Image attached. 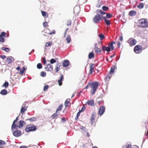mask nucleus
<instances>
[{"instance_id": "obj_1", "label": "nucleus", "mask_w": 148, "mask_h": 148, "mask_svg": "<svg viewBox=\"0 0 148 148\" xmlns=\"http://www.w3.org/2000/svg\"><path fill=\"white\" fill-rule=\"evenodd\" d=\"M88 85L92 89L91 90L90 93L92 95H93L97 90L99 84L98 82H95L93 83H89Z\"/></svg>"}, {"instance_id": "obj_2", "label": "nucleus", "mask_w": 148, "mask_h": 148, "mask_svg": "<svg viewBox=\"0 0 148 148\" xmlns=\"http://www.w3.org/2000/svg\"><path fill=\"white\" fill-rule=\"evenodd\" d=\"M138 24L140 26L143 27H147L148 26V22L144 19L139 20Z\"/></svg>"}, {"instance_id": "obj_3", "label": "nucleus", "mask_w": 148, "mask_h": 148, "mask_svg": "<svg viewBox=\"0 0 148 148\" xmlns=\"http://www.w3.org/2000/svg\"><path fill=\"white\" fill-rule=\"evenodd\" d=\"M103 17L102 15L97 14L93 18V21L95 23H97L100 21Z\"/></svg>"}, {"instance_id": "obj_4", "label": "nucleus", "mask_w": 148, "mask_h": 148, "mask_svg": "<svg viewBox=\"0 0 148 148\" xmlns=\"http://www.w3.org/2000/svg\"><path fill=\"white\" fill-rule=\"evenodd\" d=\"M36 129L35 126L32 125H28L27 126L26 128L25 131L27 132L31 131H34Z\"/></svg>"}, {"instance_id": "obj_5", "label": "nucleus", "mask_w": 148, "mask_h": 148, "mask_svg": "<svg viewBox=\"0 0 148 148\" xmlns=\"http://www.w3.org/2000/svg\"><path fill=\"white\" fill-rule=\"evenodd\" d=\"M134 51L136 53H140L142 51L141 47L139 45L136 46L134 48Z\"/></svg>"}, {"instance_id": "obj_6", "label": "nucleus", "mask_w": 148, "mask_h": 148, "mask_svg": "<svg viewBox=\"0 0 148 148\" xmlns=\"http://www.w3.org/2000/svg\"><path fill=\"white\" fill-rule=\"evenodd\" d=\"M136 42V40L132 38H130L127 41V42L131 46L135 45Z\"/></svg>"}, {"instance_id": "obj_7", "label": "nucleus", "mask_w": 148, "mask_h": 148, "mask_svg": "<svg viewBox=\"0 0 148 148\" xmlns=\"http://www.w3.org/2000/svg\"><path fill=\"white\" fill-rule=\"evenodd\" d=\"M53 69V66L50 64H48L45 67V70L47 71L51 72Z\"/></svg>"}, {"instance_id": "obj_8", "label": "nucleus", "mask_w": 148, "mask_h": 148, "mask_svg": "<svg viewBox=\"0 0 148 148\" xmlns=\"http://www.w3.org/2000/svg\"><path fill=\"white\" fill-rule=\"evenodd\" d=\"M105 107L104 106H101L99 110L98 113L99 115L101 116L105 112Z\"/></svg>"}, {"instance_id": "obj_9", "label": "nucleus", "mask_w": 148, "mask_h": 148, "mask_svg": "<svg viewBox=\"0 0 148 148\" xmlns=\"http://www.w3.org/2000/svg\"><path fill=\"white\" fill-rule=\"evenodd\" d=\"M69 64V62L68 60H65L63 61L62 66L64 67H66Z\"/></svg>"}, {"instance_id": "obj_10", "label": "nucleus", "mask_w": 148, "mask_h": 148, "mask_svg": "<svg viewBox=\"0 0 148 148\" xmlns=\"http://www.w3.org/2000/svg\"><path fill=\"white\" fill-rule=\"evenodd\" d=\"M86 103L88 105L91 106H94V102L93 99L88 100Z\"/></svg>"}, {"instance_id": "obj_11", "label": "nucleus", "mask_w": 148, "mask_h": 148, "mask_svg": "<svg viewBox=\"0 0 148 148\" xmlns=\"http://www.w3.org/2000/svg\"><path fill=\"white\" fill-rule=\"evenodd\" d=\"M14 58L12 57H9L6 60V62L8 64H11L13 61H14Z\"/></svg>"}, {"instance_id": "obj_12", "label": "nucleus", "mask_w": 148, "mask_h": 148, "mask_svg": "<svg viewBox=\"0 0 148 148\" xmlns=\"http://www.w3.org/2000/svg\"><path fill=\"white\" fill-rule=\"evenodd\" d=\"M13 133L14 136L16 137H18L21 135V132L20 131L17 130L14 131Z\"/></svg>"}, {"instance_id": "obj_13", "label": "nucleus", "mask_w": 148, "mask_h": 148, "mask_svg": "<svg viewBox=\"0 0 148 148\" xmlns=\"http://www.w3.org/2000/svg\"><path fill=\"white\" fill-rule=\"evenodd\" d=\"M64 80L63 76L62 74L61 75V77L60 78L58 81V82L59 83V85L61 86L62 85V81Z\"/></svg>"}, {"instance_id": "obj_14", "label": "nucleus", "mask_w": 148, "mask_h": 148, "mask_svg": "<svg viewBox=\"0 0 148 148\" xmlns=\"http://www.w3.org/2000/svg\"><path fill=\"white\" fill-rule=\"evenodd\" d=\"M115 42L114 41L108 44V47L110 48V49L112 50H114V48L113 45L115 44Z\"/></svg>"}, {"instance_id": "obj_15", "label": "nucleus", "mask_w": 148, "mask_h": 148, "mask_svg": "<svg viewBox=\"0 0 148 148\" xmlns=\"http://www.w3.org/2000/svg\"><path fill=\"white\" fill-rule=\"evenodd\" d=\"M116 68V66L115 65H114L111 68L110 71V74H113L114 73V70Z\"/></svg>"}, {"instance_id": "obj_16", "label": "nucleus", "mask_w": 148, "mask_h": 148, "mask_svg": "<svg viewBox=\"0 0 148 148\" xmlns=\"http://www.w3.org/2000/svg\"><path fill=\"white\" fill-rule=\"evenodd\" d=\"M60 114L59 113H58V112L56 111V113H54L51 115V117L53 119L57 118Z\"/></svg>"}, {"instance_id": "obj_17", "label": "nucleus", "mask_w": 148, "mask_h": 148, "mask_svg": "<svg viewBox=\"0 0 148 148\" xmlns=\"http://www.w3.org/2000/svg\"><path fill=\"white\" fill-rule=\"evenodd\" d=\"M19 128H21L25 124V123L23 120H20L18 123Z\"/></svg>"}, {"instance_id": "obj_18", "label": "nucleus", "mask_w": 148, "mask_h": 148, "mask_svg": "<svg viewBox=\"0 0 148 148\" xmlns=\"http://www.w3.org/2000/svg\"><path fill=\"white\" fill-rule=\"evenodd\" d=\"M94 66L95 64H92L90 66V74H92L94 71Z\"/></svg>"}, {"instance_id": "obj_19", "label": "nucleus", "mask_w": 148, "mask_h": 148, "mask_svg": "<svg viewBox=\"0 0 148 148\" xmlns=\"http://www.w3.org/2000/svg\"><path fill=\"white\" fill-rule=\"evenodd\" d=\"M103 19L105 21V23L106 25H108L110 24V21L108 20H107L106 17L103 16Z\"/></svg>"}, {"instance_id": "obj_20", "label": "nucleus", "mask_w": 148, "mask_h": 148, "mask_svg": "<svg viewBox=\"0 0 148 148\" xmlns=\"http://www.w3.org/2000/svg\"><path fill=\"white\" fill-rule=\"evenodd\" d=\"M70 99H68L66 100L64 103V105L66 107H67L69 106L70 103Z\"/></svg>"}, {"instance_id": "obj_21", "label": "nucleus", "mask_w": 148, "mask_h": 148, "mask_svg": "<svg viewBox=\"0 0 148 148\" xmlns=\"http://www.w3.org/2000/svg\"><path fill=\"white\" fill-rule=\"evenodd\" d=\"M136 12L134 11H131L129 12V14L130 16H133L135 15Z\"/></svg>"}, {"instance_id": "obj_22", "label": "nucleus", "mask_w": 148, "mask_h": 148, "mask_svg": "<svg viewBox=\"0 0 148 148\" xmlns=\"http://www.w3.org/2000/svg\"><path fill=\"white\" fill-rule=\"evenodd\" d=\"M27 107L26 106L22 107L20 112L21 114H23L24 112L27 110Z\"/></svg>"}, {"instance_id": "obj_23", "label": "nucleus", "mask_w": 148, "mask_h": 148, "mask_svg": "<svg viewBox=\"0 0 148 148\" xmlns=\"http://www.w3.org/2000/svg\"><path fill=\"white\" fill-rule=\"evenodd\" d=\"M0 94L2 95H5L7 94V91L5 89H3L1 91Z\"/></svg>"}, {"instance_id": "obj_24", "label": "nucleus", "mask_w": 148, "mask_h": 148, "mask_svg": "<svg viewBox=\"0 0 148 148\" xmlns=\"http://www.w3.org/2000/svg\"><path fill=\"white\" fill-rule=\"evenodd\" d=\"M94 57V54L93 52L89 53L88 56L89 59H90L91 58H93Z\"/></svg>"}, {"instance_id": "obj_25", "label": "nucleus", "mask_w": 148, "mask_h": 148, "mask_svg": "<svg viewBox=\"0 0 148 148\" xmlns=\"http://www.w3.org/2000/svg\"><path fill=\"white\" fill-rule=\"evenodd\" d=\"M95 115L94 114H92L91 117V123L92 125L93 124V120H94L95 117Z\"/></svg>"}, {"instance_id": "obj_26", "label": "nucleus", "mask_w": 148, "mask_h": 148, "mask_svg": "<svg viewBox=\"0 0 148 148\" xmlns=\"http://www.w3.org/2000/svg\"><path fill=\"white\" fill-rule=\"evenodd\" d=\"M95 52L96 53H99L101 52V50L100 48H97V49H95Z\"/></svg>"}, {"instance_id": "obj_27", "label": "nucleus", "mask_w": 148, "mask_h": 148, "mask_svg": "<svg viewBox=\"0 0 148 148\" xmlns=\"http://www.w3.org/2000/svg\"><path fill=\"white\" fill-rule=\"evenodd\" d=\"M9 85V83L8 82H5L3 85L2 86V87H5V88L8 87Z\"/></svg>"}, {"instance_id": "obj_28", "label": "nucleus", "mask_w": 148, "mask_h": 148, "mask_svg": "<svg viewBox=\"0 0 148 148\" xmlns=\"http://www.w3.org/2000/svg\"><path fill=\"white\" fill-rule=\"evenodd\" d=\"M144 6V4L143 3H140L138 5V8H139L142 9L143 8Z\"/></svg>"}, {"instance_id": "obj_29", "label": "nucleus", "mask_w": 148, "mask_h": 148, "mask_svg": "<svg viewBox=\"0 0 148 148\" xmlns=\"http://www.w3.org/2000/svg\"><path fill=\"white\" fill-rule=\"evenodd\" d=\"M46 73L44 71L41 72L40 73V75L41 76L44 77L46 76Z\"/></svg>"}, {"instance_id": "obj_30", "label": "nucleus", "mask_w": 148, "mask_h": 148, "mask_svg": "<svg viewBox=\"0 0 148 148\" xmlns=\"http://www.w3.org/2000/svg\"><path fill=\"white\" fill-rule=\"evenodd\" d=\"M2 49L3 50L5 51L6 52H8L10 51V49L9 48L3 47L2 48Z\"/></svg>"}, {"instance_id": "obj_31", "label": "nucleus", "mask_w": 148, "mask_h": 148, "mask_svg": "<svg viewBox=\"0 0 148 148\" xmlns=\"http://www.w3.org/2000/svg\"><path fill=\"white\" fill-rule=\"evenodd\" d=\"M99 36L100 38V40H102L104 38V36L102 34H99Z\"/></svg>"}, {"instance_id": "obj_32", "label": "nucleus", "mask_w": 148, "mask_h": 148, "mask_svg": "<svg viewBox=\"0 0 148 148\" xmlns=\"http://www.w3.org/2000/svg\"><path fill=\"white\" fill-rule=\"evenodd\" d=\"M52 42H47L45 44V46L46 47H48L50 46H51L52 45Z\"/></svg>"}, {"instance_id": "obj_33", "label": "nucleus", "mask_w": 148, "mask_h": 148, "mask_svg": "<svg viewBox=\"0 0 148 148\" xmlns=\"http://www.w3.org/2000/svg\"><path fill=\"white\" fill-rule=\"evenodd\" d=\"M62 105L61 104L59 106L58 108L57 109L56 111L58 112V111H60L62 110Z\"/></svg>"}, {"instance_id": "obj_34", "label": "nucleus", "mask_w": 148, "mask_h": 148, "mask_svg": "<svg viewBox=\"0 0 148 148\" xmlns=\"http://www.w3.org/2000/svg\"><path fill=\"white\" fill-rule=\"evenodd\" d=\"M41 13L42 14V15L44 16H48V14L47 13L45 12H44L43 11H41Z\"/></svg>"}, {"instance_id": "obj_35", "label": "nucleus", "mask_w": 148, "mask_h": 148, "mask_svg": "<svg viewBox=\"0 0 148 148\" xmlns=\"http://www.w3.org/2000/svg\"><path fill=\"white\" fill-rule=\"evenodd\" d=\"M27 120H29L31 122H33L36 121V118L35 117H33L30 119H28Z\"/></svg>"}, {"instance_id": "obj_36", "label": "nucleus", "mask_w": 148, "mask_h": 148, "mask_svg": "<svg viewBox=\"0 0 148 148\" xmlns=\"http://www.w3.org/2000/svg\"><path fill=\"white\" fill-rule=\"evenodd\" d=\"M71 40V37L70 36H69L66 38V40L67 41V42L68 43H69L70 42Z\"/></svg>"}, {"instance_id": "obj_37", "label": "nucleus", "mask_w": 148, "mask_h": 148, "mask_svg": "<svg viewBox=\"0 0 148 148\" xmlns=\"http://www.w3.org/2000/svg\"><path fill=\"white\" fill-rule=\"evenodd\" d=\"M37 67L38 69H41L42 68V65L41 63H39L37 64Z\"/></svg>"}, {"instance_id": "obj_38", "label": "nucleus", "mask_w": 148, "mask_h": 148, "mask_svg": "<svg viewBox=\"0 0 148 148\" xmlns=\"http://www.w3.org/2000/svg\"><path fill=\"white\" fill-rule=\"evenodd\" d=\"M111 77V76H110V74L107 75H106V78H105V80H108V79H109Z\"/></svg>"}, {"instance_id": "obj_39", "label": "nucleus", "mask_w": 148, "mask_h": 148, "mask_svg": "<svg viewBox=\"0 0 148 148\" xmlns=\"http://www.w3.org/2000/svg\"><path fill=\"white\" fill-rule=\"evenodd\" d=\"M56 62V60L54 59H51L50 60V63L51 64H53L55 63Z\"/></svg>"}, {"instance_id": "obj_40", "label": "nucleus", "mask_w": 148, "mask_h": 148, "mask_svg": "<svg viewBox=\"0 0 148 148\" xmlns=\"http://www.w3.org/2000/svg\"><path fill=\"white\" fill-rule=\"evenodd\" d=\"M112 16V15L110 14V13H107L106 14V18H110Z\"/></svg>"}, {"instance_id": "obj_41", "label": "nucleus", "mask_w": 148, "mask_h": 148, "mask_svg": "<svg viewBox=\"0 0 148 148\" xmlns=\"http://www.w3.org/2000/svg\"><path fill=\"white\" fill-rule=\"evenodd\" d=\"M5 41V40L4 38L0 35V42H4Z\"/></svg>"}, {"instance_id": "obj_42", "label": "nucleus", "mask_w": 148, "mask_h": 148, "mask_svg": "<svg viewBox=\"0 0 148 148\" xmlns=\"http://www.w3.org/2000/svg\"><path fill=\"white\" fill-rule=\"evenodd\" d=\"M126 148H131V144L130 143H127Z\"/></svg>"}, {"instance_id": "obj_43", "label": "nucleus", "mask_w": 148, "mask_h": 148, "mask_svg": "<svg viewBox=\"0 0 148 148\" xmlns=\"http://www.w3.org/2000/svg\"><path fill=\"white\" fill-rule=\"evenodd\" d=\"M17 127H18V125L14 124V125H13V128L12 127V126L11 129L12 130H13L14 129Z\"/></svg>"}, {"instance_id": "obj_44", "label": "nucleus", "mask_w": 148, "mask_h": 148, "mask_svg": "<svg viewBox=\"0 0 148 148\" xmlns=\"http://www.w3.org/2000/svg\"><path fill=\"white\" fill-rule=\"evenodd\" d=\"M85 109V106H83L82 108H81V109L80 110H79V111L80 112H82L84 111Z\"/></svg>"}, {"instance_id": "obj_45", "label": "nucleus", "mask_w": 148, "mask_h": 148, "mask_svg": "<svg viewBox=\"0 0 148 148\" xmlns=\"http://www.w3.org/2000/svg\"><path fill=\"white\" fill-rule=\"evenodd\" d=\"M102 8L103 10L106 11L108 9V7L103 6L102 7Z\"/></svg>"}, {"instance_id": "obj_46", "label": "nucleus", "mask_w": 148, "mask_h": 148, "mask_svg": "<svg viewBox=\"0 0 148 148\" xmlns=\"http://www.w3.org/2000/svg\"><path fill=\"white\" fill-rule=\"evenodd\" d=\"M5 142L1 140H0V145H5Z\"/></svg>"}, {"instance_id": "obj_47", "label": "nucleus", "mask_w": 148, "mask_h": 148, "mask_svg": "<svg viewBox=\"0 0 148 148\" xmlns=\"http://www.w3.org/2000/svg\"><path fill=\"white\" fill-rule=\"evenodd\" d=\"M67 25L68 26L71 25V20H68L67 21Z\"/></svg>"}, {"instance_id": "obj_48", "label": "nucleus", "mask_w": 148, "mask_h": 148, "mask_svg": "<svg viewBox=\"0 0 148 148\" xmlns=\"http://www.w3.org/2000/svg\"><path fill=\"white\" fill-rule=\"evenodd\" d=\"M106 51L107 52H109L110 51L111 49L109 47H106Z\"/></svg>"}, {"instance_id": "obj_49", "label": "nucleus", "mask_w": 148, "mask_h": 148, "mask_svg": "<svg viewBox=\"0 0 148 148\" xmlns=\"http://www.w3.org/2000/svg\"><path fill=\"white\" fill-rule=\"evenodd\" d=\"M6 34V33L4 32H3L1 33V34H0L1 36H3L4 37L5 36V35Z\"/></svg>"}, {"instance_id": "obj_50", "label": "nucleus", "mask_w": 148, "mask_h": 148, "mask_svg": "<svg viewBox=\"0 0 148 148\" xmlns=\"http://www.w3.org/2000/svg\"><path fill=\"white\" fill-rule=\"evenodd\" d=\"M49 87V86L47 85L45 86L43 88V90L44 91H45Z\"/></svg>"}, {"instance_id": "obj_51", "label": "nucleus", "mask_w": 148, "mask_h": 148, "mask_svg": "<svg viewBox=\"0 0 148 148\" xmlns=\"http://www.w3.org/2000/svg\"><path fill=\"white\" fill-rule=\"evenodd\" d=\"M99 12L101 13V15H104V14H106V13L103 11L102 10H100L99 11Z\"/></svg>"}, {"instance_id": "obj_52", "label": "nucleus", "mask_w": 148, "mask_h": 148, "mask_svg": "<svg viewBox=\"0 0 148 148\" xmlns=\"http://www.w3.org/2000/svg\"><path fill=\"white\" fill-rule=\"evenodd\" d=\"M80 128L83 130H84L85 132H86L87 130L85 127L83 126L80 127Z\"/></svg>"}, {"instance_id": "obj_53", "label": "nucleus", "mask_w": 148, "mask_h": 148, "mask_svg": "<svg viewBox=\"0 0 148 148\" xmlns=\"http://www.w3.org/2000/svg\"><path fill=\"white\" fill-rule=\"evenodd\" d=\"M60 63H58L56 64V67H58V68H60Z\"/></svg>"}, {"instance_id": "obj_54", "label": "nucleus", "mask_w": 148, "mask_h": 148, "mask_svg": "<svg viewBox=\"0 0 148 148\" xmlns=\"http://www.w3.org/2000/svg\"><path fill=\"white\" fill-rule=\"evenodd\" d=\"M43 62L45 64L46 63V61L45 58H44L43 59Z\"/></svg>"}, {"instance_id": "obj_55", "label": "nucleus", "mask_w": 148, "mask_h": 148, "mask_svg": "<svg viewBox=\"0 0 148 148\" xmlns=\"http://www.w3.org/2000/svg\"><path fill=\"white\" fill-rule=\"evenodd\" d=\"M106 47L105 46H103L102 48V50L103 51H105L106 50Z\"/></svg>"}, {"instance_id": "obj_56", "label": "nucleus", "mask_w": 148, "mask_h": 148, "mask_svg": "<svg viewBox=\"0 0 148 148\" xmlns=\"http://www.w3.org/2000/svg\"><path fill=\"white\" fill-rule=\"evenodd\" d=\"M60 69V68L58 67H56L55 71L56 72H57Z\"/></svg>"}, {"instance_id": "obj_57", "label": "nucleus", "mask_w": 148, "mask_h": 148, "mask_svg": "<svg viewBox=\"0 0 148 148\" xmlns=\"http://www.w3.org/2000/svg\"><path fill=\"white\" fill-rule=\"evenodd\" d=\"M49 34L51 35L52 34H55V32L54 30H53L52 32H50L49 33H48Z\"/></svg>"}, {"instance_id": "obj_58", "label": "nucleus", "mask_w": 148, "mask_h": 148, "mask_svg": "<svg viewBox=\"0 0 148 148\" xmlns=\"http://www.w3.org/2000/svg\"><path fill=\"white\" fill-rule=\"evenodd\" d=\"M47 25V22H44L43 23V25L44 27H46Z\"/></svg>"}, {"instance_id": "obj_59", "label": "nucleus", "mask_w": 148, "mask_h": 148, "mask_svg": "<svg viewBox=\"0 0 148 148\" xmlns=\"http://www.w3.org/2000/svg\"><path fill=\"white\" fill-rule=\"evenodd\" d=\"M61 120L63 122H65L66 121L65 118L64 117H62Z\"/></svg>"}, {"instance_id": "obj_60", "label": "nucleus", "mask_w": 148, "mask_h": 148, "mask_svg": "<svg viewBox=\"0 0 148 148\" xmlns=\"http://www.w3.org/2000/svg\"><path fill=\"white\" fill-rule=\"evenodd\" d=\"M1 58L2 59H4L6 58V56L5 55H2L0 56Z\"/></svg>"}, {"instance_id": "obj_61", "label": "nucleus", "mask_w": 148, "mask_h": 148, "mask_svg": "<svg viewBox=\"0 0 148 148\" xmlns=\"http://www.w3.org/2000/svg\"><path fill=\"white\" fill-rule=\"evenodd\" d=\"M24 71L22 70H20V73L21 75H23L24 73Z\"/></svg>"}, {"instance_id": "obj_62", "label": "nucleus", "mask_w": 148, "mask_h": 148, "mask_svg": "<svg viewBox=\"0 0 148 148\" xmlns=\"http://www.w3.org/2000/svg\"><path fill=\"white\" fill-rule=\"evenodd\" d=\"M94 47H95V49H97V48H98L97 47V44L96 43H95V45H94Z\"/></svg>"}, {"instance_id": "obj_63", "label": "nucleus", "mask_w": 148, "mask_h": 148, "mask_svg": "<svg viewBox=\"0 0 148 148\" xmlns=\"http://www.w3.org/2000/svg\"><path fill=\"white\" fill-rule=\"evenodd\" d=\"M121 43L120 42H119L117 43V45L118 47H119L120 46Z\"/></svg>"}, {"instance_id": "obj_64", "label": "nucleus", "mask_w": 148, "mask_h": 148, "mask_svg": "<svg viewBox=\"0 0 148 148\" xmlns=\"http://www.w3.org/2000/svg\"><path fill=\"white\" fill-rule=\"evenodd\" d=\"M19 148H27V147L25 146H21Z\"/></svg>"}]
</instances>
